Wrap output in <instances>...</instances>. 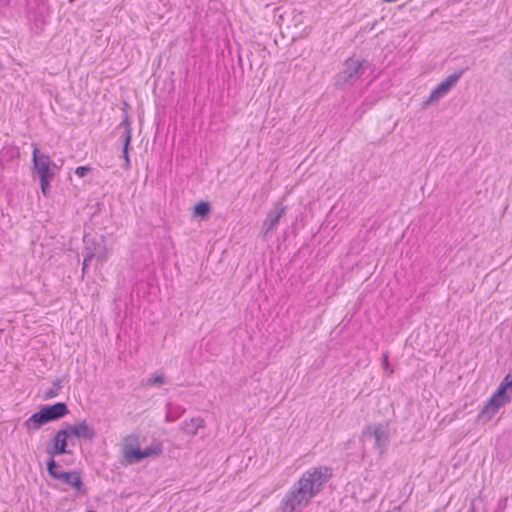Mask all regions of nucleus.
I'll use <instances>...</instances> for the list:
<instances>
[{"label": "nucleus", "instance_id": "nucleus-18", "mask_svg": "<svg viewBox=\"0 0 512 512\" xmlns=\"http://www.w3.org/2000/svg\"><path fill=\"white\" fill-rule=\"evenodd\" d=\"M185 411V409L181 407H171V405H168V410L166 413V421L167 422H174L176 421L181 414Z\"/></svg>", "mask_w": 512, "mask_h": 512}, {"label": "nucleus", "instance_id": "nucleus-27", "mask_svg": "<svg viewBox=\"0 0 512 512\" xmlns=\"http://www.w3.org/2000/svg\"><path fill=\"white\" fill-rule=\"evenodd\" d=\"M59 467H60L59 463L55 460V467L53 468L54 471H58Z\"/></svg>", "mask_w": 512, "mask_h": 512}, {"label": "nucleus", "instance_id": "nucleus-7", "mask_svg": "<svg viewBox=\"0 0 512 512\" xmlns=\"http://www.w3.org/2000/svg\"><path fill=\"white\" fill-rule=\"evenodd\" d=\"M69 438L70 436L66 427L56 432L54 437L46 446V453L50 456L49 459H54L56 456L71 453V451L67 449Z\"/></svg>", "mask_w": 512, "mask_h": 512}, {"label": "nucleus", "instance_id": "nucleus-5", "mask_svg": "<svg viewBox=\"0 0 512 512\" xmlns=\"http://www.w3.org/2000/svg\"><path fill=\"white\" fill-rule=\"evenodd\" d=\"M48 474L55 480L71 486L76 490L83 488V481L78 471H54L55 459H48L46 462Z\"/></svg>", "mask_w": 512, "mask_h": 512}, {"label": "nucleus", "instance_id": "nucleus-13", "mask_svg": "<svg viewBox=\"0 0 512 512\" xmlns=\"http://www.w3.org/2000/svg\"><path fill=\"white\" fill-rule=\"evenodd\" d=\"M497 395V397L503 399L506 402H510L512 400V374H508L505 376L503 381L500 383L497 390L493 393Z\"/></svg>", "mask_w": 512, "mask_h": 512}, {"label": "nucleus", "instance_id": "nucleus-12", "mask_svg": "<svg viewBox=\"0 0 512 512\" xmlns=\"http://www.w3.org/2000/svg\"><path fill=\"white\" fill-rule=\"evenodd\" d=\"M286 207H276L274 210L270 211L267 215V218L264 221L263 227L265 229L264 235L273 233L280 222V219L285 215Z\"/></svg>", "mask_w": 512, "mask_h": 512}, {"label": "nucleus", "instance_id": "nucleus-20", "mask_svg": "<svg viewBox=\"0 0 512 512\" xmlns=\"http://www.w3.org/2000/svg\"><path fill=\"white\" fill-rule=\"evenodd\" d=\"M83 240L85 243L83 255L87 254L88 252H91L94 254L95 257L98 245L95 243L94 239H90L88 235H85Z\"/></svg>", "mask_w": 512, "mask_h": 512}, {"label": "nucleus", "instance_id": "nucleus-3", "mask_svg": "<svg viewBox=\"0 0 512 512\" xmlns=\"http://www.w3.org/2000/svg\"><path fill=\"white\" fill-rule=\"evenodd\" d=\"M69 409L66 403L57 402L52 405L42 407L38 412L30 416L25 422L24 426L28 430H38L43 425L57 421L69 414Z\"/></svg>", "mask_w": 512, "mask_h": 512}, {"label": "nucleus", "instance_id": "nucleus-19", "mask_svg": "<svg viewBox=\"0 0 512 512\" xmlns=\"http://www.w3.org/2000/svg\"><path fill=\"white\" fill-rule=\"evenodd\" d=\"M211 206L208 202L201 201L194 207V215L205 217L210 213Z\"/></svg>", "mask_w": 512, "mask_h": 512}, {"label": "nucleus", "instance_id": "nucleus-11", "mask_svg": "<svg viewBox=\"0 0 512 512\" xmlns=\"http://www.w3.org/2000/svg\"><path fill=\"white\" fill-rule=\"evenodd\" d=\"M65 427L68 430L70 438L75 436L85 440H93L96 435L95 430L87 423L86 420L75 425H66Z\"/></svg>", "mask_w": 512, "mask_h": 512}, {"label": "nucleus", "instance_id": "nucleus-9", "mask_svg": "<svg viewBox=\"0 0 512 512\" xmlns=\"http://www.w3.org/2000/svg\"><path fill=\"white\" fill-rule=\"evenodd\" d=\"M116 130L120 132L119 140L123 144V158L125 160L123 167L125 169H129L131 166L130 158H129V148L132 137V128L131 122L129 120L128 115L125 116L123 121L116 127Z\"/></svg>", "mask_w": 512, "mask_h": 512}, {"label": "nucleus", "instance_id": "nucleus-25", "mask_svg": "<svg viewBox=\"0 0 512 512\" xmlns=\"http://www.w3.org/2000/svg\"><path fill=\"white\" fill-rule=\"evenodd\" d=\"M389 354L387 352L383 353L382 355V366L385 371H389V373H392V370L389 369Z\"/></svg>", "mask_w": 512, "mask_h": 512}, {"label": "nucleus", "instance_id": "nucleus-21", "mask_svg": "<svg viewBox=\"0 0 512 512\" xmlns=\"http://www.w3.org/2000/svg\"><path fill=\"white\" fill-rule=\"evenodd\" d=\"M166 382V379L163 375L159 374V375H156L154 377H151V378H148L144 385L145 386H160L162 384H164Z\"/></svg>", "mask_w": 512, "mask_h": 512}, {"label": "nucleus", "instance_id": "nucleus-1", "mask_svg": "<svg viewBox=\"0 0 512 512\" xmlns=\"http://www.w3.org/2000/svg\"><path fill=\"white\" fill-rule=\"evenodd\" d=\"M333 476L329 466H317L304 472L280 503L282 512H300L317 496Z\"/></svg>", "mask_w": 512, "mask_h": 512}, {"label": "nucleus", "instance_id": "nucleus-10", "mask_svg": "<svg viewBox=\"0 0 512 512\" xmlns=\"http://www.w3.org/2000/svg\"><path fill=\"white\" fill-rule=\"evenodd\" d=\"M508 402L492 394L489 400L484 404L480 412L478 413L477 420L483 424L489 422L493 416L499 411V409L507 404Z\"/></svg>", "mask_w": 512, "mask_h": 512}, {"label": "nucleus", "instance_id": "nucleus-23", "mask_svg": "<svg viewBox=\"0 0 512 512\" xmlns=\"http://www.w3.org/2000/svg\"><path fill=\"white\" fill-rule=\"evenodd\" d=\"M42 193L47 195L50 190V182L52 179H39Z\"/></svg>", "mask_w": 512, "mask_h": 512}, {"label": "nucleus", "instance_id": "nucleus-16", "mask_svg": "<svg viewBox=\"0 0 512 512\" xmlns=\"http://www.w3.org/2000/svg\"><path fill=\"white\" fill-rule=\"evenodd\" d=\"M62 389V381L60 378L53 380L52 387L44 392V399L49 400L55 398L59 395L60 390Z\"/></svg>", "mask_w": 512, "mask_h": 512}, {"label": "nucleus", "instance_id": "nucleus-15", "mask_svg": "<svg viewBox=\"0 0 512 512\" xmlns=\"http://www.w3.org/2000/svg\"><path fill=\"white\" fill-rule=\"evenodd\" d=\"M204 427V420L200 417L192 418L189 422L184 423L183 429L185 432L191 435H195L198 432L199 428Z\"/></svg>", "mask_w": 512, "mask_h": 512}, {"label": "nucleus", "instance_id": "nucleus-8", "mask_svg": "<svg viewBox=\"0 0 512 512\" xmlns=\"http://www.w3.org/2000/svg\"><path fill=\"white\" fill-rule=\"evenodd\" d=\"M463 70H459L449 75L445 80L440 82L430 93L427 103H434L439 101L441 98L445 97L450 90L457 84L461 76L463 75Z\"/></svg>", "mask_w": 512, "mask_h": 512}, {"label": "nucleus", "instance_id": "nucleus-6", "mask_svg": "<svg viewBox=\"0 0 512 512\" xmlns=\"http://www.w3.org/2000/svg\"><path fill=\"white\" fill-rule=\"evenodd\" d=\"M32 160L39 179L54 178L56 165L48 155L41 154L36 145H33Z\"/></svg>", "mask_w": 512, "mask_h": 512}, {"label": "nucleus", "instance_id": "nucleus-28", "mask_svg": "<svg viewBox=\"0 0 512 512\" xmlns=\"http://www.w3.org/2000/svg\"><path fill=\"white\" fill-rule=\"evenodd\" d=\"M3 330L0 329V332H2Z\"/></svg>", "mask_w": 512, "mask_h": 512}, {"label": "nucleus", "instance_id": "nucleus-17", "mask_svg": "<svg viewBox=\"0 0 512 512\" xmlns=\"http://www.w3.org/2000/svg\"><path fill=\"white\" fill-rule=\"evenodd\" d=\"M143 452V459L147 457H157L162 454L163 449L160 444L151 445L146 447L145 449H142Z\"/></svg>", "mask_w": 512, "mask_h": 512}, {"label": "nucleus", "instance_id": "nucleus-4", "mask_svg": "<svg viewBox=\"0 0 512 512\" xmlns=\"http://www.w3.org/2000/svg\"><path fill=\"white\" fill-rule=\"evenodd\" d=\"M360 440L363 444L373 440L374 449L383 455L390 442V429L387 422L366 426L361 433Z\"/></svg>", "mask_w": 512, "mask_h": 512}, {"label": "nucleus", "instance_id": "nucleus-24", "mask_svg": "<svg viewBox=\"0 0 512 512\" xmlns=\"http://www.w3.org/2000/svg\"><path fill=\"white\" fill-rule=\"evenodd\" d=\"M94 258V254L91 253V252H88L87 254L84 255V259H83V267H82V270L83 272H85L86 268L88 267L89 265V262Z\"/></svg>", "mask_w": 512, "mask_h": 512}, {"label": "nucleus", "instance_id": "nucleus-26", "mask_svg": "<svg viewBox=\"0 0 512 512\" xmlns=\"http://www.w3.org/2000/svg\"><path fill=\"white\" fill-rule=\"evenodd\" d=\"M99 261H104L106 259V254L104 252H96V256Z\"/></svg>", "mask_w": 512, "mask_h": 512}, {"label": "nucleus", "instance_id": "nucleus-2", "mask_svg": "<svg viewBox=\"0 0 512 512\" xmlns=\"http://www.w3.org/2000/svg\"><path fill=\"white\" fill-rule=\"evenodd\" d=\"M371 71L369 61L360 58L347 59L336 76L335 86L339 89L355 85Z\"/></svg>", "mask_w": 512, "mask_h": 512}, {"label": "nucleus", "instance_id": "nucleus-14", "mask_svg": "<svg viewBox=\"0 0 512 512\" xmlns=\"http://www.w3.org/2000/svg\"><path fill=\"white\" fill-rule=\"evenodd\" d=\"M123 457L126 464H135L143 460V452L141 448L129 445L125 446L123 450Z\"/></svg>", "mask_w": 512, "mask_h": 512}, {"label": "nucleus", "instance_id": "nucleus-22", "mask_svg": "<svg viewBox=\"0 0 512 512\" xmlns=\"http://www.w3.org/2000/svg\"><path fill=\"white\" fill-rule=\"evenodd\" d=\"M91 171V168L88 167V166H79L76 168L75 170V174L80 177V178H83L85 177L89 172Z\"/></svg>", "mask_w": 512, "mask_h": 512}]
</instances>
